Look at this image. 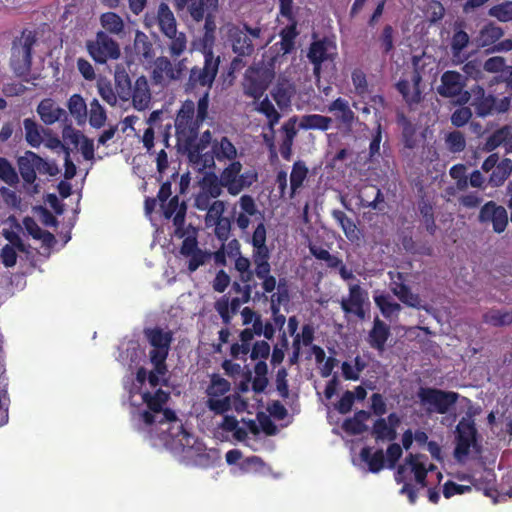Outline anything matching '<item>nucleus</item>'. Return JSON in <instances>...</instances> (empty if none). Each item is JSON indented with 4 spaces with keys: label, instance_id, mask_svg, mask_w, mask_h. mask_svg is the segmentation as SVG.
I'll return each mask as SVG.
<instances>
[{
    "label": "nucleus",
    "instance_id": "603ef678",
    "mask_svg": "<svg viewBox=\"0 0 512 512\" xmlns=\"http://www.w3.org/2000/svg\"><path fill=\"white\" fill-rule=\"evenodd\" d=\"M115 86L118 97L122 101H129L131 97V90L133 87L132 81L129 75L125 72H116L115 74Z\"/></svg>",
    "mask_w": 512,
    "mask_h": 512
},
{
    "label": "nucleus",
    "instance_id": "c756f323",
    "mask_svg": "<svg viewBox=\"0 0 512 512\" xmlns=\"http://www.w3.org/2000/svg\"><path fill=\"white\" fill-rule=\"evenodd\" d=\"M425 460H427L426 455L420 453H410L405 458L406 464L409 465L411 472L414 473L416 482L421 487L427 486L428 469L426 468Z\"/></svg>",
    "mask_w": 512,
    "mask_h": 512
},
{
    "label": "nucleus",
    "instance_id": "09e8293b",
    "mask_svg": "<svg viewBox=\"0 0 512 512\" xmlns=\"http://www.w3.org/2000/svg\"><path fill=\"white\" fill-rule=\"evenodd\" d=\"M36 172L40 175L54 177L60 173V169L55 161L46 160L34 153V181L36 180Z\"/></svg>",
    "mask_w": 512,
    "mask_h": 512
},
{
    "label": "nucleus",
    "instance_id": "052dcab7",
    "mask_svg": "<svg viewBox=\"0 0 512 512\" xmlns=\"http://www.w3.org/2000/svg\"><path fill=\"white\" fill-rule=\"evenodd\" d=\"M488 14L501 22L512 21V1L492 6L489 9Z\"/></svg>",
    "mask_w": 512,
    "mask_h": 512
},
{
    "label": "nucleus",
    "instance_id": "a19ab883",
    "mask_svg": "<svg viewBox=\"0 0 512 512\" xmlns=\"http://www.w3.org/2000/svg\"><path fill=\"white\" fill-rule=\"evenodd\" d=\"M372 436L376 442L394 441L397 438V431L388 425L385 418H378L372 427Z\"/></svg>",
    "mask_w": 512,
    "mask_h": 512
},
{
    "label": "nucleus",
    "instance_id": "cd10ccee",
    "mask_svg": "<svg viewBox=\"0 0 512 512\" xmlns=\"http://www.w3.org/2000/svg\"><path fill=\"white\" fill-rule=\"evenodd\" d=\"M37 113L39 114L41 120L48 125L61 120L62 117L67 120L66 111L60 108L50 98L44 99L39 103L37 107Z\"/></svg>",
    "mask_w": 512,
    "mask_h": 512
},
{
    "label": "nucleus",
    "instance_id": "c9c22d12",
    "mask_svg": "<svg viewBox=\"0 0 512 512\" xmlns=\"http://www.w3.org/2000/svg\"><path fill=\"white\" fill-rule=\"evenodd\" d=\"M391 287L392 293L406 306L412 308L421 307V299L418 294L411 291L410 287L404 283L394 282Z\"/></svg>",
    "mask_w": 512,
    "mask_h": 512
},
{
    "label": "nucleus",
    "instance_id": "f257e3e1",
    "mask_svg": "<svg viewBox=\"0 0 512 512\" xmlns=\"http://www.w3.org/2000/svg\"><path fill=\"white\" fill-rule=\"evenodd\" d=\"M192 113L193 108L190 104H187L184 110L178 112L175 119V130L179 150L186 155L193 168L198 170L204 158V151L209 145L212 146L214 140H212L210 130L204 131L198 137L201 125L190 126Z\"/></svg>",
    "mask_w": 512,
    "mask_h": 512
},
{
    "label": "nucleus",
    "instance_id": "72a5a7b5",
    "mask_svg": "<svg viewBox=\"0 0 512 512\" xmlns=\"http://www.w3.org/2000/svg\"><path fill=\"white\" fill-rule=\"evenodd\" d=\"M327 111L334 113L336 119L345 125H351L355 119V114L351 110L348 101L341 97L333 100L328 105Z\"/></svg>",
    "mask_w": 512,
    "mask_h": 512
},
{
    "label": "nucleus",
    "instance_id": "13d9d810",
    "mask_svg": "<svg viewBox=\"0 0 512 512\" xmlns=\"http://www.w3.org/2000/svg\"><path fill=\"white\" fill-rule=\"evenodd\" d=\"M170 39L169 52L172 57H179L184 53L187 47V38L185 33L175 31L174 35L166 36Z\"/></svg>",
    "mask_w": 512,
    "mask_h": 512
},
{
    "label": "nucleus",
    "instance_id": "a211bd4d",
    "mask_svg": "<svg viewBox=\"0 0 512 512\" xmlns=\"http://www.w3.org/2000/svg\"><path fill=\"white\" fill-rule=\"evenodd\" d=\"M268 83L264 72L258 69H248L243 82L244 93L254 99H260L268 88Z\"/></svg>",
    "mask_w": 512,
    "mask_h": 512
},
{
    "label": "nucleus",
    "instance_id": "9d476101",
    "mask_svg": "<svg viewBox=\"0 0 512 512\" xmlns=\"http://www.w3.org/2000/svg\"><path fill=\"white\" fill-rule=\"evenodd\" d=\"M337 57V46L335 42L328 37L314 40L308 49L307 58L313 65V75L319 79L322 72V64L333 62Z\"/></svg>",
    "mask_w": 512,
    "mask_h": 512
},
{
    "label": "nucleus",
    "instance_id": "c85d7f7f",
    "mask_svg": "<svg viewBox=\"0 0 512 512\" xmlns=\"http://www.w3.org/2000/svg\"><path fill=\"white\" fill-rule=\"evenodd\" d=\"M34 241H39L41 244L39 247H34V251L36 253L43 257L44 259H47L50 257L51 252L54 248V246L57 243V240L49 231L43 230L40 228L35 222H34Z\"/></svg>",
    "mask_w": 512,
    "mask_h": 512
},
{
    "label": "nucleus",
    "instance_id": "5701e85b",
    "mask_svg": "<svg viewBox=\"0 0 512 512\" xmlns=\"http://www.w3.org/2000/svg\"><path fill=\"white\" fill-rule=\"evenodd\" d=\"M218 0H186L185 2H177V6L182 8L187 6L188 11L193 20L202 21L205 16H210L217 8Z\"/></svg>",
    "mask_w": 512,
    "mask_h": 512
},
{
    "label": "nucleus",
    "instance_id": "2eb2a0df",
    "mask_svg": "<svg viewBox=\"0 0 512 512\" xmlns=\"http://www.w3.org/2000/svg\"><path fill=\"white\" fill-rule=\"evenodd\" d=\"M241 170L242 164L239 161H232L220 174L222 185L230 195L235 196L251 185V182L245 180L244 175H240Z\"/></svg>",
    "mask_w": 512,
    "mask_h": 512
},
{
    "label": "nucleus",
    "instance_id": "a18cd8bd",
    "mask_svg": "<svg viewBox=\"0 0 512 512\" xmlns=\"http://www.w3.org/2000/svg\"><path fill=\"white\" fill-rule=\"evenodd\" d=\"M70 114L76 119L77 124H84L87 119V105L80 94H73L68 100Z\"/></svg>",
    "mask_w": 512,
    "mask_h": 512
},
{
    "label": "nucleus",
    "instance_id": "473e14b6",
    "mask_svg": "<svg viewBox=\"0 0 512 512\" xmlns=\"http://www.w3.org/2000/svg\"><path fill=\"white\" fill-rule=\"evenodd\" d=\"M157 24L165 36L174 35L177 30L174 14L166 3H160L158 7Z\"/></svg>",
    "mask_w": 512,
    "mask_h": 512
},
{
    "label": "nucleus",
    "instance_id": "f3484780",
    "mask_svg": "<svg viewBox=\"0 0 512 512\" xmlns=\"http://www.w3.org/2000/svg\"><path fill=\"white\" fill-rule=\"evenodd\" d=\"M252 298L248 292L240 297H234L230 300L228 295H223L214 304V308L220 315L223 324L229 325L235 314L238 313L242 304L248 303Z\"/></svg>",
    "mask_w": 512,
    "mask_h": 512
},
{
    "label": "nucleus",
    "instance_id": "1a4fd4ad",
    "mask_svg": "<svg viewBox=\"0 0 512 512\" xmlns=\"http://www.w3.org/2000/svg\"><path fill=\"white\" fill-rule=\"evenodd\" d=\"M417 397L422 405H429L427 411L446 414L458 401L459 394L432 387H420Z\"/></svg>",
    "mask_w": 512,
    "mask_h": 512
},
{
    "label": "nucleus",
    "instance_id": "ea45409f",
    "mask_svg": "<svg viewBox=\"0 0 512 512\" xmlns=\"http://www.w3.org/2000/svg\"><path fill=\"white\" fill-rule=\"evenodd\" d=\"M512 172V160L509 158L502 159L492 170L488 183L491 187H499L504 184Z\"/></svg>",
    "mask_w": 512,
    "mask_h": 512
},
{
    "label": "nucleus",
    "instance_id": "8fccbe9b",
    "mask_svg": "<svg viewBox=\"0 0 512 512\" xmlns=\"http://www.w3.org/2000/svg\"><path fill=\"white\" fill-rule=\"evenodd\" d=\"M222 182L220 178L214 173H206L201 181V190L217 199L222 194Z\"/></svg>",
    "mask_w": 512,
    "mask_h": 512
},
{
    "label": "nucleus",
    "instance_id": "4468645a",
    "mask_svg": "<svg viewBox=\"0 0 512 512\" xmlns=\"http://www.w3.org/2000/svg\"><path fill=\"white\" fill-rule=\"evenodd\" d=\"M367 301L368 293L359 284H353L349 287L348 298H343L340 305L345 314H354L363 320L366 315L364 305Z\"/></svg>",
    "mask_w": 512,
    "mask_h": 512
},
{
    "label": "nucleus",
    "instance_id": "e433bc0d",
    "mask_svg": "<svg viewBox=\"0 0 512 512\" xmlns=\"http://www.w3.org/2000/svg\"><path fill=\"white\" fill-rule=\"evenodd\" d=\"M360 458L368 464L369 471L372 473H378L384 468L385 456L382 449L373 453L371 447H363L360 451Z\"/></svg>",
    "mask_w": 512,
    "mask_h": 512
},
{
    "label": "nucleus",
    "instance_id": "79ce46f5",
    "mask_svg": "<svg viewBox=\"0 0 512 512\" xmlns=\"http://www.w3.org/2000/svg\"><path fill=\"white\" fill-rule=\"evenodd\" d=\"M418 211L423 219L424 226L426 228V231L430 235H434L437 230V225L435 223V217H434V208L431 202L426 199L425 197H422L418 201Z\"/></svg>",
    "mask_w": 512,
    "mask_h": 512
},
{
    "label": "nucleus",
    "instance_id": "f03ea898",
    "mask_svg": "<svg viewBox=\"0 0 512 512\" xmlns=\"http://www.w3.org/2000/svg\"><path fill=\"white\" fill-rule=\"evenodd\" d=\"M267 240V230L265 224L258 223L256 226L250 244L253 247L252 250V261L255 265V273L254 278H258L262 281L261 286L263 291H255L253 294L254 301H260L262 299L267 300L266 293H272L275 288H278V283L276 277L271 275V264L269 262L271 257L270 249L266 244Z\"/></svg>",
    "mask_w": 512,
    "mask_h": 512
},
{
    "label": "nucleus",
    "instance_id": "f704fd0d",
    "mask_svg": "<svg viewBox=\"0 0 512 512\" xmlns=\"http://www.w3.org/2000/svg\"><path fill=\"white\" fill-rule=\"evenodd\" d=\"M308 173L309 170L304 161L298 160L293 163L290 173V198H294L299 189L303 187Z\"/></svg>",
    "mask_w": 512,
    "mask_h": 512
},
{
    "label": "nucleus",
    "instance_id": "9b49d317",
    "mask_svg": "<svg viewBox=\"0 0 512 512\" xmlns=\"http://www.w3.org/2000/svg\"><path fill=\"white\" fill-rule=\"evenodd\" d=\"M87 48L94 61L100 64L106 63L108 59H118L121 54L119 44L104 31H99L96 40L89 42Z\"/></svg>",
    "mask_w": 512,
    "mask_h": 512
},
{
    "label": "nucleus",
    "instance_id": "2f4dec72",
    "mask_svg": "<svg viewBox=\"0 0 512 512\" xmlns=\"http://www.w3.org/2000/svg\"><path fill=\"white\" fill-rule=\"evenodd\" d=\"M504 31L500 26L490 22L484 25L479 31L478 36L475 38V43L478 48H485L495 45L497 41L503 36Z\"/></svg>",
    "mask_w": 512,
    "mask_h": 512
},
{
    "label": "nucleus",
    "instance_id": "774afa93",
    "mask_svg": "<svg viewBox=\"0 0 512 512\" xmlns=\"http://www.w3.org/2000/svg\"><path fill=\"white\" fill-rule=\"evenodd\" d=\"M192 234L187 235L181 244L180 247V254L184 257H188L192 253L196 252L197 250H200L198 246V240H197V232L194 228Z\"/></svg>",
    "mask_w": 512,
    "mask_h": 512
},
{
    "label": "nucleus",
    "instance_id": "49530a36",
    "mask_svg": "<svg viewBox=\"0 0 512 512\" xmlns=\"http://www.w3.org/2000/svg\"><path fill=\"white\" fill-rule=\"evenodd\" d=\"M373 298L376 306L385 318H391L393 314L398 313L401 310L400 304L392 301L389 294H374Z\"/></svg>",
    "mask_w": 512,
    "mask_h": 512
},
{
    "label": "nucleus",
    "instance_id": "58836bf2",
    "mask_svg": "<svg viewBox=\"0 0 512 512\" xmlns=\"http://www.w3.org/2000/svg\"><path fill=\"white\" fill-rule=\"evenodd\" d=\"M332 119L320 114L303 115L299 122V128L303 130L326 131L330 128Z\"/></svg>",
    "mask_w": 512,
    "mask_h": 512
},
{
    "label": "nucleus",
    "instance_id": "4be33fe9",
    "mask_svg": "<svg viewBox=\"0 0 512 512\" xmlns=\"http://www.w3.org/2000/svg\"><path fill=\"white\" fill-rule=\"evenodd\" d=\"M359 206L362 208H369L375 211L383 212L385 210L384 195L377 186H365L359 196Z\"/></svg>",
    "mask_w": 512,
    "mask_h": 512
},
{
    "label": "nucleus",
    "instance_id": "20e7f679",
    "mask_svg": "<svg viewBox=\"0 0 512 512\" xmlns=\"http://www.w3.org/2000/svg\"><path fill=\"white\" fill-rule=\"evenodd\" d=\"M203 58V63L194 65L189 70L184 84L185 92H194L198 89L211 90L219 71L220 56H216L211 47H204Z\"/></svg>",
    "mask_w": 512,
    "mask_h": 512
},
{
    "label": "nucleus",
    "instance_id": "39448f33",
    "mask_svg": "<svg viewBox=\"0 0 512 512\" xmlns=\"http://www.w3.org/2000/svg\"><path fill=\"white\" fill-rule=\"evenodd\" d=\"M143 333L152 347L149 352L150 362L156 367L157 372L161 375H166L168 372L166 360L173 341V333L171 331H164L160 327L145 328Z\"/></svg>",
    "mask_w": 512,
    "mask_h": 512
},
{
    "label": "nucleus",
    "instance_id": "ddd939ff",
    "mask_svg": "<svg viewBox=\"0 0 512 512\" xmlns=\"http://www.w3.org/2000/svg\"><path fill=\"white\" fill-rule=\"evenodd\" d=\"M508 213L505 207L498 205L494 201L486 202L479 211L478 221L482 225H492L495 233H503L508 225Z\"/></svg>",
    "mask_w": 512,
    "mask_h": 512
},
{
    "label": "nucleus",
    "instance_id": "412c9836",
    "mask_svg": "<svg viewBox=\"0 0 512 512\" xmlns=\"http://www.w3.org/2000/svg\"><path fill=\"white\" fill-rule=\"evenodd\" d=\"M463 88L462 75L457 71L449 70L442 74L437 91L442 97H454L460 95Z\"/></svg>",
    "mask_w": 512,
    "mask_h": 512
},
{
    "label": "nucleus",
    "instance_id": "338daca9",
    "mask_svg": "<svg viewBox=\"0 0 512 512\" xmlns=\"http://www.w3.org/2000/svg\"><path fill=\"white\" fill-rule=\"evenodd\" d=\"M135 49L137 53L141 54L145 59H149L153 55L152 44L148 41L147 36L142 32H137L136 34Z\"/></svg>",
    "mask_w": 512,
    "mask_h": 512
},
{
    "label": "nucleus",
    "instance_id": "37998d69",
    "mask_svg": "<svg viewBox=\"0 0 512 512\" xmlns=\"http://www.w3.org/2000/svg\"><path fill=\"white\" fill-rule=\"evenodd\" d=\"M169 399V394L162 389H157L154 394L146 391L142 394V400L150 411L158 413Z\"/></svg>",
    "mask_w": 512,
    "mask_h": 512
},
{
    "label": "nucleus",
    "instance_id": "0eeeda50",
    "mask_svg": "<svg viewBox=\"0 0 512 512\" xmlns=\"http://www.w3.org/2000/svg\"><path fill=\"white\" fill-rule=\"evenodd\" d=\"M32 30L24 29L20 37L14 39L10 65L16 76L29 81L32 64Z\"/></svg>",
    "mask_w": 512,
    "mask_h": 512
},
{
    "label": "nucleus",
    "instance_id": "e2e57ef3",
    "mask_svg": "<svg viewBox=\"0 0 512 512\" xmlns=\"http://www.w3.org/2000/svg\"><path fill=\"white\" fill-rule=\"evenodd\" d=\"M214 227V234L216 238L222 242L229 239L231 234V219L228 217H222L217 221H213L211 227Z\"/></svg>",
    "mask_w": 512,
    "mask_h": 512
},
{
    "label": "nucleus",
    "instance_id": "680f3d73",
    "mask_svg": "<svg viewBox=\"0 0 512 512\" xmlns=\"http://www.w3.org/2000/svg\"><path fill=\"white\" fill-rule=\"evenodd\" d=\"M205 224L207 227H211L213 221H217L224 217L225 202L222 200H214L212 204L205 210Z\"/></svg>",
    "mask_w": 512,
    "mask_h": 512
},
{
    "label": "nucleus",
    "instance_id": "b1692460",
    "mask_svg": "<svg viewBox=\"0 0 512 512\" xmlns=\"http://www.w3.org/2000/svg\"><path fill=\"white\" fill-rule=\"evenodd\" d=\"M239 205L242 210L241 213L236 217V224L242 231L246 230L249 227L250 219L249 216H255L257 214L260 215L261 219H263V215L260 211H258L255 200L250 195H242L239 199ZM263 223L261 220L259 223Z\"/></svg>",
    "mask_w": 512,
    "mask_h": 512
},
{
    "label": "nucleus",
    "instance_id": "6e6d98bb",
    "mask_svg": "<svg viewBox=\"0 0 512 512\" xmlns=\"http://www.w3.org/2000/svg\"><path fill=\"white\" fill-rule=\"evenodd\" d=\"M0 180L11 187H15L19 183L16 169L4 157H0Z\"/></svg>",
    "mask_w": 512,
    "mask_h": 512
},
{
    "label": "nucleus",
    "instance_id": "de8ad7c7",
    "mask_svg": "<svg viewBox=\"0 0 512 512\" xmlns=\"http://www.w3.org/2000/svg\"><path fill=\"white\" fill-rule=\"evenodd\" d=\"M310 253L320 261H324L326 266L331 269H337L341 265L342 259L336 255L330 254L328 250L316 244H309Z\"/></svg>",
    "mask_w": 512,
    "mask_h": 512
},
{
    "label": "nucleus",
    "instance_id": "6ab92c4d",
    "mask_svg": "<svg viewBox=\"0 0 512 512\" xmlns=\"http://www.w3.org/2000/svg\"><path fill=\"white\" fill-rule=\"evenodd\" d=\"M132 106L138 111L149 108L152 94L147 78L144 75L137 77L130 92Z\"/></svg>",
    "mask_w": 512,
    "mask_h": 512
},
{
    "label": "nucleus",
    "instance_id": "864d4df0",
    "mask_svg": "<svg viewBox=\"0 0 512 512\" xmlns=\"http://www.w3.org/2000/svg\"><path fill=\"white\" fill-rule=\"evenodd\" d=\"M508 135L509 128L507 126L497 129L487 137L485 143L482 146V150L484 152H492L507 140Z\"/></svg>",
    "mask_w": 512,
    "mask_h": 512
},
{
    "label": "nucleus",
    "instance_id": "6e6552de",
    "mask_svg": "<svg viewBox=\"0 0 512 512\" xmlns=\"http://www.w3.org/2000/svg\"><path fill=\"white\" fill-rule=\"evenodd\" d=\"M230 389L231 384L227 379L219 374H212L210 383L206 388L207 408L217 415L228 412L232 407L230 396H226Z\"/></svg>",
    "mask_w": 512,
    "mask_h": 512
},
{
    "label": "nucleus",
    "instance_id": "7c9ffc66",
    "mask_svg": "<svg viewBox=\"0 0 512 512\" xmlns=\"http://www.w3.org/2000/svg\"><path fill=\"white\" fill-rule=\"evenodd\" d=\"M209 92L210 91H205L203 93V95L199 98V100L197 102V107H195V104H194V102L192 100H186L182 104L181 108L179 109L178 112H181L182 110L185 109L187 104L192 105L193 113L191 115V124H190V126L202 125L203 122L207 119V117H208V108H209Z\"/></svg>",
    "mask_w": 512,
    "mask_h": 512
},
{
    "label": "nucleus",
    "instance_id": "0e129e2a",
    "mask_svg": "<svg viewBox=\"0 0 512 512\" xmlns=\"http://www.w3.org/2000/svg\"><path fill=\"white\" fill-rule=\"evenodd\" d=\"M355 93L364 98L368 94V83L366 74L361 69H355L351 75Z\"/></svg>",
    "mask_w": 512,
    "mask_h": 512
},
{
    "label": "nucleus",
    "instance_id": "dca6fc26",
    "mask_svg": "<svg viewBox=\"0 0 512 512\" xmlns=\"http://www.w3.org/2000/svg\"><path fill=\"white\" fill-rule=\"evenodd\" d=\"M422 81L421 74L417 69H414L410 80L400 79L395 87L397 91L402 95L403 100L407 105L412 106L419 104L422 100V94L420 90V83Z\"/></svg>",
    "mask_w": 512,
    "mask_h": 512
},
{
    "label": "nucleus",
    "instance_id": "f8f14e48",
    "mask_svg": "<svg viewBox=\"0 0 512 512\" xmlns=\"http://www.w3.org/2000/svg\"><path fill=\"white\" fill-rule=\"evenodd\" d=\"M237 157V149L230 139L222 136L220 139H214L211 151L204 153L202 164L198 171L215 168V159L218 161L234 160Z\"/></svg>",
    "mask_w": 512,
    "mask_h": 512
},
{
    "label": "nucleus",
    "instance_id": "393cba45",
    "mask_svg": "<svg viewBox=\"0 0 512 512\" xmlns=\"http://www.w3.org/2000/svg\"><path fill=\"white\" fill-rule=\"evenodd\" d=\"M390 334V327L376 317L373 321L372 329L368 334V343L372 348L383 352Z\"/></svg>",
    "mask_w": 512,
    "mask_h": 512
},
{
    "label": "nucleus",
    "instance_id": "aec40b11",
    "mask_svg": "<svg viewBox=\"0 0 512 512\" xmlns=\"http://www.w3.org/2000/svg\"><path fill=\"white\" fill-rule=\"evenodd\" d=\"M172 62L165 56L155 59L151 72V79L155 85L167 87L170 83L176 81L174 78Z\"/></svg>",
    "mask_w": 512,
    "mask_h": 512
},
{
    "label": "nucleus",
    "instance_id": "c03bdc74",
    "mask_svg": "<svg viewBox=\"0 0 512 512\" xmlns=\"http://www.w3.org/2000/svg\"><path fill=\"white\" fill-rule=\"evenodd\" d=\"M461 26L462 23H456L450 42L451 52L454 57H459L470 42L468 33L461 29Z\"/></svg>",
    "mask_w": 512,
    "mask_h": 512
},
{
    "label": "nucleus",
    "instance_id": "423d86ee",
    "mask_svg": "<svg viewBox=\"0 0 512 512\" xmlns=\"http://www.w3.org/2000/svg\"><path fill=\"white\" fill-rule=\"evenodd\" d=\"M479 434L475 422L470 417H463L455 429L454 457L458 462H463L471 452H482V445L478 440Z\"/></svg>",
    "mask_w": 512,
    "mask_h": 512
},
{
    "label": "nucleus",
    "instance_id": "4c0bfd02",
    "mask_svg": "<svg viewBox=\"0 0 512 512\" xmlns=\"http://www.w3.org/2000/svg\"><path fill=\"white\" fill-rule=\"evenodd\" d=\"M101 26L108 34H114L122 37L125 34V24L123 19L115 12H106L100 16Z\"/></svg>",
    "mask_w": 512,
    "mask_h": 512
},
{
    "label": "nucleus",
    "instance_id": "7ed1b4c3",
    "mask_svg": "<svg viewBox=\"0 0 512 512\" xmlns=\"http://www.w3.org/2000/svg\"><path fill=\"white\" fill-rule=\"evenodd\" d=\"M227 42L232 52L251 57L257 50L268 45L266 29L260 22L249 24L241 21L227 26Z\"/></svg>",
    "mask_w": 512,
    "mask_h": 512
},
{
    "label": "nucleus",
    "instance_id": "5fc2aeb1",
    "mask_svg": "<svg viewBox=\"0 0 512 512\" xmlns=\"http://www.w3.org/2000/svg\"><path fill=\"white\" fill-rule=\"evenodd\" d=\"M107 120L106 111L97 99H93L90 103L89 124L96 129L104 126Z\"/></svg>",
    "mask_w": 512,
    "mask_h": 512
},
{
    "label": "nucleus",
    "instance_id": "4d7b16f0",
    "mask_svg": "<svg viewBox=\"0 0 512 512\" xmlns=\"http://www.w3.org/2000/svg\"><path fill=\"white\" fill-rule=\"evenodd\" d=\"M447 149L452 153H460L466 147V139L461 131L454 130L449 132L445 137Z\"/></svg>",
    "mask_w": 512,
    "mask_h": 512
},
{
    "label": "nucleus",
    "instance_id": "bf43d9fd",
    "mask_svg": "<svg viewBox=\"0 0 512 512\" xmlns=\"http://www.w3.org/2000/svg\"><path fill=\"white\" fill-rule=\"evenodd\" d=\"M98 92L101 98L110 106L117 103L118 94L115 93L111 82L107 79L101 78L97 82Z\"/></svg>",
    "mask_w": 512,
    "mask_h": 512
},
{
    "label": "nucleus",
    "instance_id": "bb28decb",
    "mask_svg": "<svg viewBox=\"0 0 512 512\" xmlns=\"http://www.w3.org/2000/svg\"><path fill=\"white\" fill-rule=\"evenodd\" d=\"M232 245H235V255L237 256L234 263L235 270L239 273L240 282H253L255 273V268H251V264L253 263L252 258L249 259L246 256H243L240 252L239 242L234 239L230 242L229 246L232 249Z\"/></svg>",
    "mask_w": 512,
    "mask_h": 512
},
{
    "label": "nucleus",
    "instance_id": "a878e982",
    "mask_svg": "<svg viewBox=\"0 0 512 512\" xmlns=\"http://www.w3.org/2000/svg\"><path fill=\"white\" fill-rule=\"evenodd\" d=\"M333 219L341 227L344 235L351 243L358 244L362 239V233L358 229L353 219L349 218L345 212L339 209H334L331 212Z\"/></svg>",
    "mask_w": 512,
    "mask_h": 512
},
{
    "label": "nucleus",
    "instance_id": "69168bd1",
    "mask_svg": "<svg viewBox=\"0 0 512 512\" xmlns=\"http://www.w3.org/2000/svg\"><path fill=\"white\" fill-rule=\"evenodd\" d=\"M257 110L267 117L270 127H273L279 122L280 114L267 97L259 103Z\"/></svg>",
    "mask_w": 512,
    "mask_h": 512
},
{
    "label": "nucleus",
    "instance_id": "3c124183",
    "mask_svg": "<svg viewBox=\"0 0 512 512\" xmlns=\"http://www.w3.org/2000/svg\"><path fill=\"white\" fill-rule=\"evenodd\" d=\"M483 321L495 327L512 324V312L502 310H489L483 315Z\"/></svg>",
    "mask_w": 512,
    "mask_h": 512
}]
</instances>
